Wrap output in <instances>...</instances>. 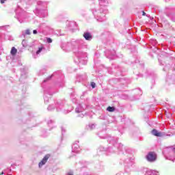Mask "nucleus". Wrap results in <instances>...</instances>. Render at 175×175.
<instances>
[{
  "mask_svg": "<svg viewBox=\"0 0 175 175\" xmlns=\"http://www.w3.org/2000/svg\"><path fill=\"white\" fill-rule=\"evenodd\" d=\"M147 159L149 161V162H154V161L157 159V154L155 152H150L147 156Z\"/></svg>",
  "mask_w": 175,
  "mask_h": 175,
  "instance_id": "obj_1",
  "label": "nucleus"
},
{
  "mask_svg": "<svg viewBox=\"0 0 175 175\" xmlns=\"http://www.w3.org/2000/svg\"><path fill=\"white\" fill-rule=\"evenodd\" d=\"M51 155L49 154H46L42 160L39 163L38 166L39 167H42L43 165H46L47 161H49V158H50Z\"/></svg>",
  "mask_w": 175,
  "mask_h": 175,
  "instance_id": "obj_2",
  "label": "nucleus"
},
{
  "mask_svg": "<svg viewBox=\"0 0 175 175\" xmlns=\"http://www.w3.org/2000/svg\"><path fill=\"white\" fill-rule=\"evenodd\" d=\"M152 134L154 136H157V137H161V136H162V134L159 132H158V131H157V129H153L152 131Z\"/></svg>",
  "mask_w": 175,
  "mask_h": 175,
  "instance_id": "obj_3",
  "label": "nucleus"
},
{
  "mask_svg": "<svg viewBox=\"0 0 175 175\" xmlns=\"http://www.w3.org/2000/svg\"><path fill=\"white\" fill-rule=\"evenodd\" d=\"M83 38H85L86 40H91V39H92V36L90 33H85L83 34Z\"/></svg>",
  "mask_w": 175,
  "mask_h": 175,
  "instance_id": "obj_4",
  "label": "nucleus"
},
{
  "mask_svg": "<svg viewBox=\"0 0 175 175\" xmlns=\"http://www.w3.org/2000/svg\"><path fill=\"white\" fill-rule=\"evenodd\" d=\"M10 54H12V55H16V54H17V49L13 46L11 49Z\"/></svg>",
  "mask_w": 175,
  "mask_h": 175,
  "instance_id": "obj_5",
  "label": "nucleus"
},
{
  "mask_svg": "<svg viewBox=\"0 0 175 175\" xmlns=\"http://www.w3.org/2000/svg\"><path fill=\"white\" fill-rule=\"evenodd\" d=\"M107 111H109L110 113H113V111H115L116 108L114 107H108L107 108Z\"/></svg>",
  "mask_w": 175,
  "mask_h": 175,
  "instance_id": "obj_6",
  "label": "nucleus"
},
{
  "mask_svg": "<svg viewBox=\"0 0 175 175\" xmlns=\"http://www.w3.org/2000/svg\"><path fill=\"white\" fill-rule=\"evenodd\" d=\"M47 43H53V40L50 38H46Z\"/></svg>",
  "mask_w": 175,
  "mask_h": 175,
  "instance_id": "obj_7",
  "label": "nucleus"
},
{
  "mask_svg": "<svg viewBox=\"0 0 175 175\" xmlns=\"http://www.w3.org/2000/svg\"><path fill=\"white\" fill-rule=\"evenodd\" d=\"M25 34L26 35H31V31L29 29H27L25 31Z\"/></svg>",
  "mask_w": 175,
  "mask_h": 175,
  "instance_id": "obj_8",
  "label": "nucleus"
},
{
  "mask_svg": "<svg viewBox=\"0 0 175 175\" xmlns=\"http://www.w3.org/2000/svg\"><path fill=\"white\" fill-rule=\"evenodd\" d=\"M96 84L95 83V82H91V86L92 88H95Z\"/></svg>",
  "mask_w": 175,
  "mask_h": 175,
  "instance_id": "obj_9",
  "label": "nucleus"
},
{
  "mask_svg": "<svg viewBox=\"0 0 175 175\" xmlns=\"http://www.w3.org/2000/svg\"><path fill=\"white\" fill-rule=\"evenodd\" d=\"M42 50H43V48H39L36 52V54H39Z\"/></svg>",
  "mask_w": 175,
  "mask_h": 175,
  "instance_id": "obj_10",
  "label": "nucleus"
},
{
  "mask_svg": "<svg viewBox=\"0 0 175 175\" xmlns=\"http://www.w3.org/2000/svg\"><path fill=\"white\" fill-rule=\"evenodd\" d=\"M33 33H34V34L38 33V31H36V30H33Z\"/></svg>",
  "mask_w": 175,
  "mask_h": 175,
  "instance_id": "obj_11",
  "label": "nucleus"
},
{
  "mask_svg": "<svg viewBox=\"0 0 175 175\" xmlns=\"http://www.w3.org/2000/svg\"><path fill=\"white\" fill-rule=\"evenodd\" d=\"M5 1L6 0H1V3H5Z\"/></svg>",
  "mask_w": 175,
  "mask_h": 175,
  "instance_id": "obj_12",
  "label": "nucleus"
},
{
  "mask_svg": "<svg viewBox=\"0 0 175 175\" xmlns=\"http://www.w3.org/2000/svg\"><path fill=\"white\" fill-rule=\"evenodd\" d=\"M142 16H146V12H144V11L142 12Z\"/></svg>",
  "mask_w": 175,
  "mask_h": 175,
  "instance_id": "obj_13",
  "label": "nucleus"
},
{
  "mask_svg": "<svg viewBox=\"0 0 175 175\" xmlns=\"http://www.w3.org/2000/svg\"><path fill=\"white\" fill-rule=\"evenodd\" d=\"M50 79H51V76L49 77L47 79V80H50Z\"/></svg>",
  "mask_w": 175,
  "mask_h": 175,
  "instance_id": "obj_14",
  "label": "nucleus"
},
{
  "mask_svg": "<svg viewBox=\"0 0 175 175\" xmlns=\"http://www.w3.org/2000/svg\"><path fill=\"white\" fill-rule=\"evenodd\" d=\"M68 175H73V174H72V173H68Z\"/></svg>",
  "mask_w": 175,
  "mask_h": 175,
  "instance_id": "obj_15",
  "label": "nucleus"
},
{
  "mask_svg": "<svg viewBox=\"0 0 175 175\" xmlns=\"http://www.w3.org/2000/svg\"><path fill=\"white\" fill-rule=\"evenodd\" d=\"M24 42H25V40H23V43H24Z\"/></svg>",
  "mask_w": 175,
  "mask_h": 175,
  "instance_id": "obj_16",
  "label": "nucleus"
},
{
  "mask_svg": "<svg viewBox=\"0 0 175 175\" xmlns=\"http://www.w3.org/2000/svg\"><path fill=\"white\" fill-rule=\"evenodd\" d=\"M1 174H3V172H1V173L0 174V175H1Z\"/></svg>",
  "mask_w": 175,
  "mask_h": 175,
  "instance_id": "obj_17",
  "label": "nucleus"
},
{
  "mask_svg": "<svg viewBox=\"0 0 175 175\" xmlns=\"http://www.w3.org/2000/svg\"><path fill=\"white\" fill-rule=\"evenodd\" d=\"M44 83H46V80L44 81Z\"/></svg>",
  "mask_w": 175,
  "mask_h": 175,
  "instance_id": "obj_18",
  "label": "nucleus"
}]
</instances>
